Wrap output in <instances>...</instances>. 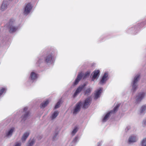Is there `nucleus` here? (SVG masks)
I'll use <instances>...</instances> for the list:
<instances>
[{
	"instance_id": "1",
	"label": "nucleus",
	"mask_w": 146,
	"mask_h": 146,
	"mask_svg": "<svg viewBox=\"0 0 146 146\" xmlns=\"http://www.w3.org/2000/svg\"><path fill=\"white\" fill-rule=\"evenodd\" d=\"M15 20L13 19H10L8 24V29L9 32L12 33L16 32L18 29V26L14 25Z\"/></svg>"
},
{
	"instance_id": "2",
	"label": "nucleus",
	"mask_w": 146,
	"mask_h": 146,
	"mask_svg": "<svg viewBox=\"0 0 146 146\" xmlns=\"http://www.w3.org/2000/svg\"><path fill=\"white\" fill-rule=\"evenodd\" d=\"M90 71H87L84 74H83L82 72L79 73L76 78L73 84V85L75 86L77 85L80 81L81 80L82 76H83V79H85L87 77L89 76L90 74Z\"/></svg>"
},
{
	"instance_id": "3",
	"label": "nucleus",
	"mask_w": 146,
	"mask_h": 146,
	"mask_svg": "<svg viewBox=\"0 0 146 146\" xmlns=\"http://www.w3.org/2000/svg\"><path fill=\"white\" fill-rule=\"evenodd\" d=\"M92 98L90 97H88L85 100L83 104L82 108L86 109L88 108L90 104Z\"/></svg>"
},
{
	"instance_id": "4",
	"label": "nucleus",
	"mask_w": 146,
	"mask_h": 146,
	"mask_svg": "<svg viewBox=\"0 0 146 146\" xmlns=\"http://www.w3.org/2000/svg\"><path fill=\"white\" fill-rule=\"evenodd\" d=\"M32 9V7L30 3H28L25 4L24 8V13L25 14H27L29 13L31 10Z\"/></svg>"
},
{
	"instance_id": "5",
	"label": "nucleus",
	"mask_w": 146,
	"mask_h": 146,
	"mask_svg": "<svg viewBox=\"0 0 146 146\" xmlns=\"http://www.w3.org/2000/svg\"><path fill=\"white\" fill-rule=\"evenodd\" d=\"M86 84L84 83L83 85H80L77 89L75 92L73 96L75 97L78 94L80 93L84 88Z\"/></svg>"
},
{
	"instance_id": "6",
	"label": "nucleus",
	"mask_w": 146,
	"mask_h": 146,
	"mask_svg": "<svg viewBox=\"0 0 146 146\" xmlns=\"http://www.w3.org/2000/svg\"><path fill=\"white\" fill-rule=\"evenodd\" d=\"M140 75L139 74H137L135 76L134 78L133 81V85H132V88L133 90L135 91L137 88V86L136 84L140 78Z\"/></svg>"
},
{
	"instance_id": "7",
	"label": "nucleus",
	"mask_w": 146,
	"mask_h": 146,
	"mask_svg": "<svg viewBox=\"0 0 146 146\" xmlns=\"http://www.w3.org/2000/svg\"><path fill=\"white\" fill-rule=\"evenodd\" d=\"M53 54L52 53L47 54L45 58V61L47 63L50 62L53 57Z\"/></svg>"
},
{
	"instance_id": "8",
	"label": "nucleus",
	"mask_w": 146,
	"mask_h": 146,
	"mask_svg": "<svg viewBox=\"0 0 146 146\" xmlns=\"http://www.w3.org/2000/svg\"><path fill=\"white\" fill-rule=\"evenodd\" d=\"M82 104V102H78L76 105L75 109L73 111L74 114H76L79 111L80 109V106Z\"/></svg>"
},
{
	"instance_id": "9",
	"label": "nucleus",
	"mask_w": 146,
	"mask_h": 146,
	"mask_svg": "<svg viewBox=\"0 0 146 146\" xmlns=\"http://www.w3.org/2000/svg\"><path fill=\"white\" fill-rule=\"evenodd\" d=\"M100 72V71L99 70H95L93 72V76L92 79L93 80H94L98 77L99 75Z\"/></svg>"
},
{
	"instance_id": "10",
	"label": "nucleus",
	"mask_w": 146,
	"mask_h": 146,
	"mask_svg": "<svg viewBox=\"0 0 146 146\" xmlns=\"http://www.w3.org/2000/svg\"><path fill=\"white\" fill-rule=\"evenodd\" d=\"M108 73H105L102 78L100 82V84H103L104 83L108 80Z\"/></svg>"
},
{
	"instance_id": "11",
	"label": "nucleus",
	"mask_w": 146,
	"mask_h": 146,
	"mask_svg": "<svg viewBox=\"0 0 146 146\" xmlns=\"http://www.w3.org/2000/svg\"><path fill=\"white\" fill-rule=\"evenodd\" d=\"M145 93L143 92L139 94L138 96L136 97L137 102H138L141 101L145 96Z\"/></svg>"
},
{
	"instance_id": "12",
	"label": "nucleus",
	"mask_w": 146,
	"mask_h": 146,
	"mask_svg": "<svg viewBox=\"0 0 146 146\" xmlns=\"http://www.w3.org/2000/svg\"><path fill=\"white\" fill-rule=\"evenodd\" d=\"M102 90L101 88H99L97 90L95 93V98L97 99L100 97V95L102 92Z\"/></svg>"
},
{
	"instance_id": "13",
	"label": "nucleus",
	"mask_w": 146,
	"mask_h": 146,
	"mask_svg": "<svg viewBox=\"0 0 146 146\" xmlns=\"http://www.w3.org/2000/svg\"><path fill=\"white\" fill-rule=\"evenodd\" d=\"M129 143L135 142L136 141V137L134 136H131L129 139Z\"/></svg>"
},
{
	"instance_id": "14",
	"label": "nucleus",
	"mask_w": 146,
	"mask_h": 146,
	"mask_svg": "<svg viewBox=\"0 0 146 146\" xmlns=\"http://www.w3.org/2000/svg\"><path fill=\"white\" fill-rule=\"evenodd\" d=\"M7 4L6 2H5L4 1H3V3L2 4V5L1 7V10L2 11H4L5 9L7 8Z\"/></svg>"
},
{
	"instance_id": "15",
	"label": "nucleus",
	"mask_w": 146,
	"mask_h": 146,
	"mask_svg": "<svg viewBox=\"0 0 146 146\" xmlns=\"http://www.w3.org/2000/svg\"><path fill=\"white\" fill-rule=\"evenodd\" d=\"M30 78L32 80H34L37 78L36 74L34 72H32L30 74Z\"/></svg>"
},
{
	"instance_id": "16",
	"label": "nucleus",
	"mask_w": 146,
	"mask_h": 146,
	"mask_svg": "<svg viewBox=\"0 0 146 146\" xmlns=\"http://www.w3.org/2000/svg\"><path fill=\"white\" fill-rule=\"evenodd\" d=\"M29 132H27L25 133L23 135L21 140L22 141H25L27 137L29 136Z\"/></svg>"
},
{
	"instance_id": "17",
	"label": "nucleus",
	"mask_w": 146,
	"mask_h": 146,
	"mask_svg": "<svg viewBox=\"0 0 146 146\" xmlns=\"http://www.w3.org/2000/svg\"><path fill=\"white\" fill-rule=\"evenodd\" d=\"M48 100H46L44 102L42 103L40 105V107L41 108H44L49 103Z\"/></svg>"
},
{
	"instance_id": "18",
	"label": "nucleus",
	"mask_w": 146,
	"mask_h": 146,
	"mask_svg": "<svg viewBox=\"0 0 146 146\" xmlns=\"http://www.w3.org/2000/svg\"><path fill=\"white\" fill-rule=\"evenodd\" d=\"M120 106L119 104H117L116 106L114 108L113 110H112L110 112L111 113H115L117 111Z\"/></svg>"
},
{
	"instance_id": "19",
	"label": "nucleus",
	"mask_w": 146,
	"mask_h": 146,
	"mask_svg": "<svg viewBox=\"0 0 146 146\" xmlns=\"http://www.w3.org/2000/svg\"><path fill=\"white\" fill-rule=\"evenodd\" d=\"M29 112H27L23 116L21 117L22 120L25 121V120L27 117L29 116Z\"/></svg>"
},
{
	"instance_id": "20",
	"label": "nucleus",
	"mask_w": 146,
	"mask_h": 146,
	"mask_svg": "<svg viewBox=\"0 0 146 146\" xmlns=\"http://www.w3.org/2000/svg\"><path fill=\"white\" fill-rule=\"evenodd\" d=\"M111 113L110 112H109L107 113V114L104 116V117L102 120V121L103 122L106 121L108 119V118L109 117L110 114Z\"/></svg>"
},
{
	"instance_id": "21",
	"label": "nucleus",
	"mask_w": 146,
	"mask_h": 146,
	"mask_svg": "<svg viewBox=\"0 0 146 146\" xmlns=\"http://www.w3.org/2000/svg\"><path fill=\"white\" fill-rule=\"evenodd\" d=\"M91 91V89L90 88H89L87 89L84 92L85 95H88L90 93Z\"/></svg>"
},
{
	"instance_id": "22",
	"label": "nucleus",
	"mask_w": 146,
	"mask_h": 146,
	"mask_svg": "<svg viewBox=\"0 0 146 146\" xmlns=\"http://www.w3.org/2000/svg\"><path fill=\"white\" fill-rule=\"evenodd\" d=\"M58 112L57 111H55L52 115L51 117L52 119H54L58 115Z\"/></svg>"
},
{
	"instance_id": "23",
	"label": "nucleus",
	"mask_w": 146,
	"mask_h": 146,
	"mask_svg": "<svg viewBox=\"0 0 146 146\" xmlns=\"http://www.w3.org/2000/svg\"><path fill=\"white\" fill-rule=\"evenodd\" d=\"M14 129V128H13L10 130L8 133L6 134L7 136H8L10 135H11Z\"/></svg>"
},
{
	"instance_id": "24",
	"label": "nucleus",
	"mask_w": 146,
	"mask_h": 146,
	"mask_svg": "<svg viewBox=\"0 0 146 146\" xmlns=\"http://www.w3.org/2000/svg\"><path fill=\"white\" fill-rule=\"evenodd\" d=\"M61 100H59V101L57 102L56 104L55 105L54 108L55 109H57L58 108L60 107V105L61 104Z\"/></svg>"
},
{
	"instance_id": "25",
	"label": "nucleus",
	"mask_w": 146,
	"mask_h": 146,
	"mask_svg": "<svg viewBox=\"0 0 146 146\" xmlns=\"http://www.w3.org/2000/svg\"><path fill=\"white\" fill-rule=\"evenodd\" d=\"M141 144L142 146H146V138L143 139L141 142Z\"/></svg>"
},
{
	"instance_id": "26",
	"label": "nucleus",
	"mask_w": 146,
	"mask_h": 146,
	"mask_svg": "<svg viewBox=\"0 0 146 146\" xmlns=\"http://www.w3.org/2000/svg\"><path fill=\"white\" fill-rule=\"evenodd\" d=\"M78 130V127H75L74 129L73 130L72 132V134L74 135L77 132Z\"/></svg>"
},
{
	"instance_id": "27",
	"label": "nucleus",
	"mask_w": 146,
	"mask_h": 146,
	"mask_svg": "<svg viewBox=\"0 0 146 146\" xmlns=\"http://www.w3.org/2000/svg\"><path fill=\"white\" fill-rule=\"evenodd\" d=\"M6 90V89L3 88H2L0 90V97L2 95L3 93L5 92Z\"/></svg>"
},
{
	"instance_id": "28",
	"label": "nucleus",
	"mask_w": 146,
	"mask_h": 146,
	"mask_svg": "<svg viewBox=\"0 0 146 146\" xmlns=\"http://www.w3.org/2000/svg\"><path fill=\"white\" fill-rule=\"evenodd\" d=\"M146 107L145 106H143L141 108L140 110V113H142L146 109Z\"/></svg>"
},
{
	"instance_id": "29",
	"label": "nucleus",
	"mask_w": 146,
	"mask_h": 146,
	"mask_svg": "<svg viewBox=\"0 0 146 146\" xmlns=\"http://www.w3.org/2000/svg\"><path fill=\"white\" fill-rule=\"evenodd\" d=\"M35 142L34 140L33 139L31 141H29L28 146H32L34 144Z\"/></svg>"
},
{
	"instance_id": "30",
	"label": "nucleus",
	"mask_w": 146,
	"mask_h": 146,
	"mask_svg": "<svg viewBox=\"0 0 146 146\" xmlns=\"http://www.w3.org/2000/svg\"><path fill=\"white\" fill-rule=\"evenodd\" d=\"M21 144L20 143H16L15 146H21Z\"/></svg>"
},
{
	"instance_id": "31",
	"label": "nucleus",
	"mask_w": 146,
	"mask_h": 146,
	"mask_svg": "<svg viewBox=\"0 0 146 146\" xmlns=\"http://www.w3.org/2000/svg\"><path fill=\"white\" fill-rule=\"evenodd\" d=\"M143 123L144 125H146V120H145L143 121Z\"/></svg>"
},
{
	"instance_id": "32",
	"label": "nucleus",
	"mask_w": 146,
	"mask_h": 146,
	"mask_svg": "<svg viewBox=\"0 0 146 146\" xmlns=\"http://www.w3.org/2000/svg\"><path fill=\"white\" fill-rule=\"evenodd\" d=\"M27 109L28 108L27 107L25 108L24 109V111H26L27 110Z\"/></svg>"
}]
</instances>
